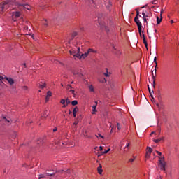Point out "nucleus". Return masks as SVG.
<instances>
[{
	"label": "nucleus",
	"instance_id": "29",
	"mask_svg": "<svg viewBox=\"0 0 179 179\" xmlns=\"http://www.w3.org/2000/svg\"><path fill=\"white\" fill-rule=\"evenodd\" d=\"M135 159H136V157H134V159L133 158H130L129 159V163H133V162L135 160Z\"/></svg>",
	"mask_w": 179,
	"mask_h": 179
},
{
	"label": "nucleus",
	"instance_id": "49",
	"mask_svg": "<svg viewBox=\"0 0 179 179\" xmlns=\"http://www.w3.org/2000/svg\"><path fill=\"white\" fill-rule=\"evenodd\" d=\"M72 111H71V110H69V114H71Z\"/></svg>",
	"mask_w": 179,
	"mask_h": 179
},
{
	"label": "nucleus",
	"instance_id": "47",
	"mask_svg": "<svg viewBox=\"0 0 179 179\" xmlns=\"http://www.w3.org/2000/svg\"><path fill=\"white\" fill-rule=\"evenodd\" d=\"M126 148H129V143L126 144Z\"/></svg>",
	"mask_w": 179,
	"mask_h": 179
},
{
	"label": "nucleus",
	"instance_id": "25",
	"mask_svg": "<svg viewBox=\"0 0 179 179\" xmlns=\"http://www.w3.org/2000/svg\"><path fill=\"white\" fill-rule=\"evenodd\" d=\"M51 96H52L51 91H48L46 97H51Z\"/></svg>",
	"mask_w": 179,
	"mask_h": 179
},
{
	"label": "nucleus",
	"instance_id": "58",
	"mask_svg": "<svg viewBox=\"0 0 179 179\" xmlns=\"http://www.w3.org/2000/svg\"><path fill=\"white\" fill-rule=\"evenodd\" d=\"M157 107H159V103H157Z\"/></svg>",
	"mask_w": 179,
	"mask_h": 179
},
{
	"label": "nucleus",
	"instance_id": "10",
	"mask_svg": "<svg viewBox=\"0 0 179 179\" xmlns=\"http://www.w3.org/2000/svg\"><path fill=\"white\" fill-rule=\"evenodd\" d=\"M4 79H6V80H7L10 85H13L15 83V80H13L12 78L4 77Z\"/></svg>",
	"mask_w": 179,
	"mask_h": 179
},
{
	"label": "nucleus",
	"instance_id": "46",
	"mask_svg": "<svg viewBox=\"0 0 179 179\" xmlns=\"http://www.w3.org/2000/svg\"><path fill=\"white\" fill-rule=\"evenodd\" d=\"M99 150L101 152L103 150V147L102 146H100L99 147Z\"/></svg>",
	"mask_w": 179,
	"mask_h": 179
},
{
	"label": "nucleus",
	"instance_id": "20",
	"mask_svg": "<svg viewBox=\"0 0 179 179\" xmlns=\"http://www.w3.org/2000/svg\"><path fill=\"white\" fill-rule=\"evenodd\" d=\"M142 15H143V21L145 23H146L148 22V20L146 19V17L148 16H146V14L145 13V12H143L142 13Z\"/></svg>",
	"mask_w": 179,
	"mask_h": 179
},
{
	"label": "nucleus",
	"instance_id": "15",
	"mask_svg": "<svg viewBox=\"0 0 179 179\" xmlns=\"http://www.w3.org/2000/svg\"><path fill=\"white\" fill-rule=\"evenodd\" d=\"M92 53L96 54L97 53V50H94L93 48H89L87 50V54H92Z\"/></svg>",
	"mask_w": 179,
	"mask_h": 179
},
{
	"label": "nucleus",
	"instance_id": "23",
	"mask_svg": "<svg viewBox=\"0 0 179 179\" xmlns=\"http://www.w3.org/2000/svg\"><path fill=\"white\" fill-rule=\"evenodd\" d=\"M139 35H140L141 38H143V40L144 38H145V34H143V33L142 34V29L141 30V33H139Z\"/></svg>",
	"mask_w": 179,
	"mask_h": 179
},
{
	"label": "nucleus",
	"instance_id": "63",
	"mask_svg": "<svg viewBox=\"0 0 179 179\" xmlns=\"http://www.w3.org/2000/svg\"><path fill=\"white\" fill-rule=\"evenodd\" d=\"M71 83L73 84V81H72Z\"/></svg>",
	"mask_w": 179,
	"mask_h": 179
},
{
	"label": "nucleus",
	"instance_id": "26",
	"mask_svg": "<svg viewBox=\"0 0 179 179\" xmlns=\"http://www.w3.org/2000/svg\"><path fill=\"white\" fill-rule=\"evenodd\" d=\"M89 89L90 92H94V88L93 87V85H90Z\"/></svg>",
	"mask_w": 179,
	"mask_h": 179
},
{
	"label": "nucleus",
	"instance_id": "5",
	"mask_svg": "<svg viewBox=\"0 0 179 179\" xmlns=\"http://www.w3.org/2000/svg\"><path fill=\"white\" fill-rule=\"evenodd\" d=\"M77 50V52L74 49L69 50L70 55H73L74 58H79L80 57V48H78Z\"/></svg>",
	"mask_w": 179,
	"mask_h": 179
},
{
	"label": "nucleus",
	"instance_id": "3",
	"mask_svg": "<svg viewBox=\"0 0 179 179\" xmlns=\"http://www.w3.org/2000/svg\"><path fill=\"white\" fill-rule=\"evenodd\" d=\"M13 3L17 6L16 2L10 1H6L3 3H0V11L3 12V10H6V9H8L10 5H13Z\"/></svg>",
	"mask_w": 179,
	"mask_h": 179
},
{
	"label": "nucleus",
	"instance_id": "40",
	"mask_svg": "<svg viewBox=\"0 0 179 179\" xmlns=\"http://www.w3.org/2000/svg\"><path fill=\"white\" fill-rule=\"evenodd\" d=\"M49 100H50V97L49 96H46V98H45V103H47Z\"/></svg>",
	"mask_w": 179,
	"mask_h": 179
},
{
	"label": "nucleus",
	"instance_id": "55",
	"mask_svg": "<svg viewBox=\"0 0 179 179\" xmlns=\"http://www.w3.org/2000/svg\"><path fill=\"white\" fill-rule=\"evenodd\" d=\"M171 23H174V21L171 20Z\"/></svg>",
	"mask_w": 179,
	"mask_h": 179
},
{
	"label": "nucleus",
	"instance_id": "27",
	"mask_svg": "<svg viewBox=\"0 0 179 179\" xmlns=\"http://www.w3.org/2000/svg\"><path fill=\"white\" fill-rule=\"evenodd\" d=\"M71 104H72V106H77L78 101L74 100V101H71Z\"/></svg>",
	"mask_w": 179,
	"mask_h": 179
},
{
	"label": "nucleus",
	"instance_id": "64",
	"mask_svg": "<svg viewBox=\"0 0 179 179\" xmlns=\"http://www.w3.org/2000/svg\"><path fill=\"white\" fill-rule=\"evenodd\" d=\"M124 150H126V148H124Z\"/></svg>",
	"mask_w": 179,
	"mask_h": 179
},
{
	"label": "nucleus",
	"instance_id": "38",
	"mask_svg": "<svg viewBox=\"0 0 179 179\" xmlns=\"http://www.w3.org/2000/svg\"><path fill=\"white\" fill-rule=\"evenodd\" d=\"M44 177H45V176H44V174H41L39 176V179H41V178H44Z\"/></svg>",
	"mask_w": 179,
	"mask_h": 179
},
{
	"label": "nucleus",
	"instance_id": "13",
	"mask_svg": "<svg viewBox=\"0 0 179 179\" xmlns=\"http://www.w3.org/2000/svg\"><path fill=\"white\" fill-rule=\"evenodd\" d=\"M89 55V53L87 52L83 53L81 55H80V57H78L79 59H85L87 56Z\"/></svg>",
	"mask_w": 179,
	"mask_h": 179
},
{
	"label": "nucleus",
	"instance_id": "41",
	"mask_svg": "<svg viewBox=\"0 0 179 179\" xmlns=\"http://www.w3.org/2000/svg\"><path fill=\"white\" fill-rule=\"evenodd\" d=\"M136 16H139V17H142L141 15H139V11L138 10L136 11Z\"/></svg>",
	"mask_w": 179,
	"mask_h": 179
},
{
	"label": "nucleus",
	"instance_id": "44",
	"mask_svg": "<svg viewBox=\"0 0 179 179\" xmlns=\"http://www.w3.org/2000/svg\"><path fill=\"white\" fill-rule=\"evenodd\" d=\"M57 127H55V128L53 129V132H57Z\"/></svg>",
	"mask_w": 179,
	"mask_h": 179
},
{
	"label": "nucleus",
	"instance_id": "18",
	"mask_svg": "<svg viewBox=\"0 0 179 179\" xmlns=\"http://www.w3.org/2000/svg\"><path fill=\"white\" fill-rule=\"evenodd\" d=\"M99 174H103V169L101 164L99 165V166L97 168Z\"/></svg>",
	"mask_w": 179,
	"mask_h": 179
},
{
	"label": "nucleus",
	"instance_id": "11",
	"mask_svg": "<svg viewBox=\"0 0 179 179\" xmlns=\"http://www.w3.org/2000/svg\"><path fill=\"white\" fill-rule=\"evenodd\" d=\"M20 12L17 11V12H14L13 13V17H14V19H17L18 17H20Z\"/></svg>",
	"mask_w": 179,
	"mask_h": 179
},
{
	"label": "nucleus",
	"instance_id": "62",
	"mask_svg": "<svg viewBox=\"0 0 179 179\" xmlns=\"http://www.w3.org/2000/svg\"><path fill=\"white\" fill-rule=\"evenodd\" d=\"M45 118V117H47V116H45V115H44V116H43Z\"/></svg>",
	"mask_w": 179,
	"mask_h": 179
},
{
	"label": "nucleus",
	"instance_id": "19",
	"mask_svg": "<svg viewBox=\"0 0 179 179\" xmlns=\"http://www.w3.org/2000/svg\"><path fill=\"white\" fill-rule=\"evenodd\" d=\"M164 138L161 137L158 139H154L153 142H155V143H159V142H162V141H163Z\"/></svg>",
	"mask_w": 179,
	"mask_h": 179
},
{
	"label": "nucleus",
	"instance_id": "9",
	"mask_svg": "<svg viewBox=\"0 0 179 179\" xmlns=\"http://www.w3.org/2000/svg\"><path fill=\"white\" fill-rule=\"evenodd\" d=\"M135 23H136L138 26V33L141 34V31L142 30V22H141V21H139L138 20L137 21H135Z\"/></svg>",
	"mask_w": 179,
	"mask_h": 179
},
{
	"label": "nucleus",
	"instance_id": "8",
	"mask_svg": "<svg viewBox=\"0 0 179 179\" xmlns=\"http://www.w3.org/2000/svg\"><path fill=\"white\" fill-rule=\"evenodd\" d=\"M15 5H17V6H22V8H24L25 9H27L28 10H30L31 8L28 4H22V3H15Z\"/></svg>",
	"mask_w": 179,
	"mask_h": 179
},
{
	"label": "nucleus",
	"instance_id": "24",
	"mask_svg": "<svg viewBox=\"0 0 179 179\" xmlns=\"http://www.w3.org/2000/svg\"><path fill=\"white\" fill-rule=\"evenodd\" d=\"M162 23V18L157 17V24H160Z\"/></svg>",
	"mask_w": 179,
	"mask_h": 179
},
{
	"label": "nucleus",
	"instance_id": "50",
	"mask_svg": "<svg viewBox=\"0 0 179 179\" xmlns=\"http://www.w3.org/2000/svg\"><path fill=\"white\" fill-rule=\"evenodd\" d=\"M105 76H108V73H105Z\"/></svg>",
	"mask_w": 179,
	"mask_h": 179
},
{
	"label": "nucleus",
	"instance_id": "33",
	"mask_svg": "<svg viewBox=\"0 0 179 179\" xmlns=\"http://www.w3.org/2000/svg\"><path fill=\"white\" fill-rule=\"evenodd\" d=\"M111 150L110 148H108V150H106L103 152V155H106V153L109 152Z\"/></svg>",
	"mask_w": 179,
	"mask_h": 179
},
{
	"label": "nucleus",
	"instance_id": "4",
	"mask_svg": "<svg viewBox=\"0 0 179 179\" xmlns=\"http://www.w3.org/2000/svg\"><path fill=\"white\" fill-rule=\"evenodd\" d=\"M154 63L155 64V67L154 69L155 73H153V70H152V77L153 80L152 87L155 88V83L156 82V80H155V78H156V72H157L156 68H157V57H154Z\"/></svg>",
	"mask_w": 179,
	"mask_h": 179
},
{
	"label": "nucleus",
	"instance_id": "42",
	"mask_svg": "<svg viewBox=\"0 0 179 179\" xmlns=\"http://www.w3.org/2000/svg\"><path fill=\"white\" fill-rule=\"evenodd\" d=\"M98 136H99V138H102V139H104V136H103L101 134H98Z\"/></svg>",
	"mask_w": 179,
	"mask_h": 179
},
{
	"label": "nucleus",
	"instance_id": "54",
	"mask_svg": "<svg viewBox=\"0 0 179 179\" xmlns=\"http://www.w3.org/2000/svg\"><path fill=\"white\" fill-rule=\"evenodd\" d=\"M90 2H91L92 3H93V0H90Z\"/></svg>",
	"mask_w": 179,
	"mask_h": 179
},
{
	"label": "nucleus",
	"instance_id": "59",
	"mask_svg": "<svg viewBox=\"0 0 179 179\" xmlns=\"http://www.w3.org/2000/svg\"><path fill=\"white\" fill-rule=\"evenodd\" d=\"M110 132H113V128L111 129V131H110Z\"/></svg>",
	"mask_w": 179,
	"mask_h": 179
},
{
	"label": "nucleus",
	"instance_id": "52",
	"mask_svg": "<svg viewBox=\"0 0 179 179\" xmlns=\"http://www.w3.org/2000/svg\"><path fill=\"white\" fill-rule=\"evenodd\" d=\"M153 134H155V131H152L150 135H153Z\"/></svg>",
	"mask_w": 179,
	"mask_h": 179
},
{
	"label": "nucleus",
	"instance_id": "32",
	"mask_svg": "<svg viewBox=\"0 0 179 179\" xmlns=\"http://www.w3.org/2000/svg\"><path fill=\"white\" fill-rule=\"evenodd\" d=\"M37 143H38V145H42V143H43V139H42V138H40L39 140H38Z\"/></svg>",
	"mask_w": 179,
	"mask_h": 179
},
{
	"label": "nucleus",
	"instance_id": "51",
	"mask_svg": "<svg viewBox=\"0 0 179 179\" xmlns=\"http://www.w3.org/2000/svg\"><path fill=\"white\" fill-rule=\"evenodd\" d=\"M23 65H24V68H26V63H24Z\"/></svg>",
	"mask_w": 179,
	"mask_h": 179
},
{
	"label": "nucleus",
	"instance_id": "21",
	"mask_svg": "<svg viewBox=\"0 0 179 179\" xmlns=\"http://www.w3.org/2000/svg\"><path fill=\"white\" fill-rule=\"evenodd\" d=\"M152 152H153V150L150 147H147V153H150V155L152 154Z\"/></svg>",
	"mask_w": 179,
	"mask_h": 179
},
{
	"label": "nucleus",
	"instance_id": "35",
	"mask_svg": "<svg viewBox=\"0 0 179 179\" xmlns=\"http://www.w3.org/2000/svg\"><path fill=\"white\" fill-rule=\"evenodd\" d=\"M117 128L119 131L121 129V125H120V123H117Z\"/></svg>",
	"mask_w": 179,
	"mask_h": 179
},
{
	"label": "nucleus",
	"instance_id": "2",
	"mask_svg": "<svg viewBox=\"0 0 179 179\" xmlns=\"http://www.w3.org/2000/svg\"><path fill=\"white\" fill-rule=\"evenodd\" d=\"M156 153L159 155V167L161 170H163V171H166V161H164V155H162V152L159 151H156Z\"/></svg>",
	"mask_w": 179,
	"mask_h": 179
},
{
	"label": "nucleus",
	"instance_id": "12",
	"mask_svg": "<svg viewBox=\"0 0 179 179\" xmlns=\"http://www.w3.org/2000/svg\"><path fill=\"white\" fill-rule=\"evenodd\" d=\"M148 90H149V93L151 96V100L152 101H155V97H153V94L155 93V92L153 90H150V87H149V85H148Z\"/></svg>",
	"mask_w": 179,
	"mask_h": 179
},
{
	"label": "nucleus",
	"instance_id": "31",
	"mask_svg": "<svg viewBox=\"0 0 179 179\" xmlns=\"http://www.w3.org/2000/svg\"><path fill=\"white\" fill-rule=\"evenodd\" d=\"M145 158H146V159H150V153L146 152V154H145Z\"/></svg>",
	"mask_w": 179,
	"mask_h": 179
},
{
	"label": "nucleus",
	"instance_id": "17",
	"mask_svg": "<svg viewBox=\"0 0 179 179\" xmlns=\"http://www.w3.org/2000/svg\"><path fill=\"white\" fill-rule=\"evenodd\" d=\"M45 86H47V84H45V83H42V82H41L40 83H39V87H40V89H44V87H45Z\"/></svg>",
	"mask_w": 179,
	"mask_h": 179
},
{
	"label": "nucleus",
	"instance_id": "28",
	"mask_svg": "<svg viewBox=\"0 0 179 179\" xmlns=\"http://www.w3.org/2000/svg\"><path fill=\"white\" fill-rule=\"evenodd\" d=\"M70 92L72 93L73 97H76V93H75V90H70Z\"/></svg>",
	"mask_w": 179,
	"mask_h": 179
},
{
	"label": "nucleus",
	"instance_id": "48",
	"mask_svg": "<svg viewBox=\"0 0 179 179\" xmlns=\"http://www.w3.org/2000/svg\"><path fill=\"white\" fill-rule=\"evenodd\" d=\"M67 86H68V87H70V89H73L72 85H68Z\"/></svg>",
	"mask_w": 179,
	"mask_h": 179
},
{
	"label": "nucleus",
	"instance_id": "60",
	"mask_svg": "<svg viewBox=\"0 0 179 179\" xmlns=\"http://www.w3.org/2000/svg\"><path fill=\"white\" fill-rule=\"evenodd\" d=\"M1 83H2V81H1V82H0V85H1Z\"/></svg>",
	"mask_w": 179,
	"mask_h": 179
},
{
	"label": "nucleus",
	"instance_id": "16",
	"mask_svg": "<svg viewBox=\"0 0 179 179\" xmlns=\"http://www.w3.org/2000/svg\"><path fill=\"white\" fill-rule=\"evenodd\" d=\"M79 111V108H78V107H75V108L73 110V117L74 118L76 117V113Z\"/></svg>",
	"mask_w": 179,
	"mask_h": 179
},
{
	"label": "nucleus",
	"instance_id": "45",
	"mask_svg": "<svg viewBox=\"0 0 179 179\" xmlns=\"http://www.w3.org/2000/svg\"><path fill=\"white\" fill-rule=\"evenodd\" d=\"M23 89H24V90H27V86H24Z\"/></svg>",
	"mask_w": 179,
	"mask_h": 179
},
{
	"label": "nucleus",
	"instance_id": "61",
	"mask_svg": "<svg viewBox=\"0 0 179 179\" xmlns=\"http://www.w3.org/2000/svg\"><path fill=\"white\" fill-rule=\"evenodd\" d=\"M61 86H64V84H61Z\"/></svg>",
	"mask_w": 179,
	"mask_h": 179
},
{
	"label": "nucleus",
	"instance_id": "56",
	"mask_svg": "<svg viewBox=\"0 0 179 179\" xmlns=\"http://www.w3.org/2000/svg\"><path fill=\"white\" fill-rule=\"evenodd\" d=\"M113 49H114V50H117V49L115 48V47H114V46H113Z\"/></svg>",
	"mask_w": 179,
	"mask_h": 179
},
{
	"label": "nucleus",
	"instance_id": "6",
	"mask_svg": "<svg viewBox=\"0 0 179 179\" xmlns=\"http://www.w3.org/2000/svg\"><path fill=\"white\" fill-rule=\"evenodd\" d=\"M71 169H67V170H62V171H56L55 173H46L45 176H49L52 177V176H55L57 173H59L60 174H63V173H67V174H71Z\"/></svg>",
	"mask_w": 179,
	"mask_h": 179
},
{
	"label": "nucleus",
	"instance_id": "37",
	"mask_svg": "<svg viewBox=\"0 0 179 179\" xmlns=\"http://www.w3.org/2000/svg\"><path fill=\"white\" fill-rule=\"evenodd\" d=\"M138 20H139V16L136 15V17H135V18H134V22H136V21H138Z\"/></svg>",
	"mask_w": 179,
	"mask_h": 179
},
{
	"label": "nucleus",
	"instance_id": "43",
	"mask_svg": "<svg viewBox=\"0 0 179 179\" xmlns=\"http://www.w3.org/2000/svg\"><path fill=\"white\" fill-rule=\"evenodd\" d=\"M78 124V121H75L73 122V125H75V127H76V125Z\"/></svg>",
	"mask_w": 179,
	"mask_h": 179
},
{
	"label": "nucleus",
	"instance_id": "57",
	"mask_svg": "<svg viewBox=\"0 0 179 179\" xmlns=\"http://www.w3.org/2000/svg\"><path fill=\"white\" fill-rule=\"evenodd\" d=\"M44 25H45V26H47V23H45Z\"/></svg>",
	"mask_w": 179,
	"mask_h": 179
},
{
	"label": "nucleus",
	"instance_id": "22",
	"mask_svg": "<svg viewBox=\"0 0 179 179\" xmlns=\"http://www.w3.org/2000/svg\"><path fill=\"white\" fill-rule=\"evenodd\" d=\"M60 103L63 104V107H66L65 99H61Z\"/></svg>",
	"mask_w": 179,
	"mask_h": 179
},
{
	"label": "nucleus",
	"instance_id": "36",
	"mask_svg": "<svg viewBox=\"0 0 179 179\" xmlns=\"http://www.w3.org/2000/svg\"><path fill=\"white\" fill-rule=\"evenodd\" d=\"M76 36H78V33L73 32V34H72L73 38L74 37H76Z\"/></svg>",
	"mask_w": 179,
	"mask_h": 179
},
{
	"label": "nucleus",
	"instance_id": "14",
	"mask_svg": "<svg viewBox=\"0 0 179 179\" xmlns=\"http://www.w3.org/2000/svg\"><path fill=\"white\" fill-rule=\"evenodd\" d=\"M97 107V102H95V105L92 106V114H96L97 113V110H96V108Z\"/></svg>",
	"mask_w": 179,
	"mask_h": 179
},
{
	"label": "nucleus",
	"instance_id": "1",
	"mask_svg": "<svg viewBox=\"0 0 179 179\" xmlns=\"http://www.w3.org/2000/svg\"><path fill=\"white\" fill-rule=\"evenodd\" d=\"M99 26H103L105 27L106 31H110L108 29L110 27H113V22L111 20H108V19L104 17H98L96 20Z\"/></svg>",
	"mask_w": 179,
	"mask_h": 179
},
{
	"label": "nucleus",
	"instance_id": "34",
	"mask_svg": "<svg viewBox=\"0 0 179 179\" xmlns=\"http://www.w3.org/2000/svg\"><path fill=\"white\" fill-rule=\"evenodd\" d=\"M69 104H71V101L67 99L66 100V106H68Z\"/></svg>",
	"mask_w": 179,
	"mask_h": 179
},
{
	"label": "nucleus",
	"instance_id": "30",
	"mask_svg": "<svg viewBox=\"0 0 179 179\" xmlns=\"http://www.w3.org/2000/svg\"><path fill=\"white\" fill-rule=\"evenodd\" d=\"M143 40L145 47L148 48V41H146V38H144Z\"/></svg>",
	"mask_w": 179,
	"mask_h": 179
},
{
	"label": "nucleus",
	"instance_id": "7",
	"mask_svg": "<svg viewBox=\"0 0 179 179\" xmlns=\"http://www.w3.org/2000/svg\"><path fill=\"white\" fill-rule=\"evenodd\" d=\"M0 121H2L3 122H5V124H8V125H10L12 120L9 117H6L5 116H3Z\"/></svg>",
	"mask_w": 179,
	"mask_h": 179
},
{
	"label": "nucleus",
	"instance_id": "39",
	"mask_svg": "<svg viewBox=\"0 0 179 179\" xmlns=\"http://www.w3.org/2000/svg\"><path fill=\"white\" fill-rule=\"evenodd\" d=\"M146 17H150L152 16V13H149L148 15H145Z\"/></svg>",
	"mask_w": 179,
	"mask_h": 179
},
{
	"label": "nucleus",
	"instance_id": "53",
	"mask_svg": "<svg viewBox=\"0 0 179 179\" xmlns=\"http://www.w3.org/2000/svg\"><path fill=\"white\" fill-rule=\"evenodd\" d=\"M163 15V10L161 11V16Z\"/></svg>",
	"mask_w": 179,
	"mask_h": 179
}]
</instances>
